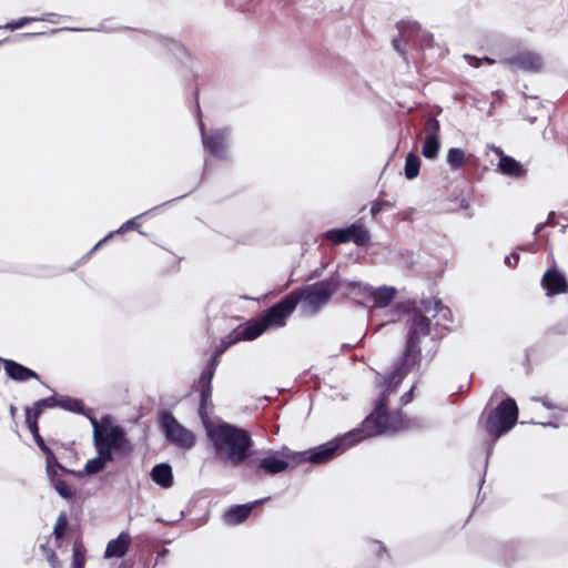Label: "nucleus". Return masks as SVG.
Listing matches in <instances>:
<instances>
[{
	"mask_svg": "<svg viewBox=\"0 0 568 568\" xmlns=\"http://www.w3.org/2000/svg\"><path fill=\"white\" fill-rule=\"evenodd\" d=\"M379 358L383 362L373 363L372 367L377 375L376 385L382 388L381 397L376 402L374 410L358 427L342 436L310 450L286 453V456L293 458L294 467L306 462L315 465L325 464L364 439L420 426L418 419H405L399 410L394 413L387 410V396L396 390L406 375L416 366V357Z\"/></svg>",
	"mask_w": 568,
	"mask_h": 568,
	"instance_id": "nucleus-1",
	"label": "nucleus"
},
{
	"mask_svg": "<svg viewBox=\"0 0 568 568\" xmlns=\"http://www.w3.org/2000/svg\"><path fill=\"white\" fill-rule=\"evenodd\" d=\"M219 365L217 357H211L193 389L200 394L199 416L204 425L206 436L212 445L215 458L232 467L240 466L246 458L253 444L245 429L221 419L212 420L209 408H212V379Z\"/></svg>",
	"mask_w": 568,
	"mask_h": 568,
	"instance_id": "nucleus-2",
	"label": "nucleus"
},
{
	"mask_svg": "<svg viewBox=\"0 0 568 568\" xmlns=\"http://www.w3.org/2000/svg\"><path fill=\"white\" fill-rule=\"evenodd\" d=\"M394 315L390 322L400 320L402 315L409 316V328L407 333L406 347L403 355H430L436 354L439 348L442 335L436 328H432L430 320L410 303H397L392 311Z\"/></svg>",
	"mask_w": 568,
	"mask_h": 568,
	"instance_id": "nucleus-3",
	"label": "nucleus"
},
{
	"mask_svg": "<svg viewBox=\"0 0 568 568\" xmlns=\"http://www.w3.org/2000/svg\"><path fill=\"white\" fill-rule=\"evenodd\" d=\"M90 423L93 428V445L97 453L113 457L116 454L128 455L132 450V445L126 436V432L120 425L113 423L111 416H103L97 419L90 416Z\"/></svg>",
	"mask_w": 568,
	"mask_h": 568,
	"instance_id": "nucleus-4",
	"label": "nucleus"
},
{
	"mask_svg": "<svg viewBox=\"0 0 568 568\" xmlns=\"http://www.w3.org/2000/svg\"><path fill=\"white\" fill-rule=\"evenodd\" d=\"M518 407L514 398L507 397L491 409L485 422V432L490 440L487 448L489 455L495 443L508 433L517 423Z\"/></svg>",
	"mask_w": 568,
	"mask_h": 568,
	"instance_id": "nucleus-5",
	"label": "nucleus"
},
{
	"mask_svg": "<svg viewBox=\"0 0 568 568\" xmlns=\"http://www.w3.org/2000/svg\"><path fill=\"white\" fill-rule=\"evenodd\" d=\"M160 425L165 438L176 447L190 449L195 445L194 433L180 424L172 413L162 412L160 414Z\"/></svg>",
	"mask_w": 568,
	"mask_h": 568,
	"instance_id": "nucleus-6",
	"label": "nucleus"
},
{
	"mask_svg": "<svg viewBox=\"0 0 568 568\" xmlns=\"http://www.w3.org/2000/svg\"><path fill=\"white\" fill-rule=\"evenodd\" d=\"M267 329L263 320L258 315L250 320L245 324L239 325L229 335L221 339L220 345L216 347V354L221 355L229 349L232 345L242 341H253L260 337Z\"/></svg>",
	"mask_w": 568,
	"mask_h": 568,
	"instance_id": "nucleus-7",
	"label": "nucleus"
},
{
	"mask_svg": "<svg viewBox=\"0 0 568 568\" xmlns=\"http://www.w3.org/2000/svg\"><path fill=\"white\" fill-rule=\"evenodd\" d=\"M301 302V294L288 293L280 302L260 314L267 328L282 327Z\"/></svg>",
	"mask_w": 568,
	"mask_h": 568,
	"instance_id": "nucleus-8",
	"label": "nucleus"
},
{
	"mask_svg": "<svg viewBox=\"0 0 568 568\" xmlns=\"http://www.w3.org/2000/svg\"><path fill=\"white\" fill-rule=\"evenodd\" d=\"M286 453H294L287 447L281 450H270L265 456L258 458L256 462L251 460L248 466L256 469L258 476L262 475H276L285 471L290 466H293V458L286 456Z\"/></svg>",
	"mask_w": 568,
	"mask_h": 568,
	"instance_id": "nucleus-9",
	"label": "nucleus"
},
{
	"mask_svg": "<svg viewBox=\"0 0 568 568\" xmlns=\"http://www.w3.org/2000/svg\"><path fill=\"white\" fill-rule=\"evenodd\" d=\"M324 237L332 245L353 242L357 246H366L371 240V233L361 221H357L345 229L328 230L324 233Z\"/></svg>",
	"mask_w": 568,
	"mask_h": 568,
	"instance_id": "nucleus-10",
	"label": "nucleus"
},
{
	"mask_svg": "<svg viewBox=\"0 0 568 568\" xmlns=\"http://www.w3.org/2000/svg\"><path fill=\"white\" fill-rule=\"evenodd\" d=\"M500 63L511 71L538 72L542 68V58L534 51L521 50L503 58Z\"/></svg>",
	"mask_w": 568,
	"mask_h": 568,
	"instance_id": "nucleus-11",
	"label": "nucleus"
},
{
	"mask_svg": "<svg viewBox=\"0 0 568 568\" xmlns=\"http://www.w3.org/2000/svg\"><path fill=\"white\" fill-rule=\"evenodd\" d=\"M333 287L327 282H320L312 286H304L292 291L291 293L301 294V301H305L313 308H318L326 304L333 294Z\"/></svg>",
	"mask_w": 568,
	"mask_h": 568,
	"instance_id": "nucleus-12",
	"label": "nucleus"
},
{
	"mask_svg": "<svg viewBox=\"0 0 568 568\" xmlns=\"http://www.w3.org/2000/svg\"><path fill=\"white\" fill-rule=\"evenodd\" d=\"M425 141L422 148V154L426 159H435L438 154L439 144V121L436 118L429 116L425 121Z\"/></svg>",
	"mask_w": 568,
	"mask_h": 568,
	"instance_id": "nucleus-13",
	"label": "nucleus"
},
{
	"mask_svg": "<svg viewBox=\"0 0 568 568\" xmlns=\"http://www.w3.org/2000/svg\"><path fill=\"white\" fill-rule=\"evenodd\" d=\"M547 296L565 294L568 292V282L566 276L557 268H548L540 282Z\"/></svg>",
	"mask_w": 568,
	"mask_h": 568,
	"instance_id": "nucleus-14",
	"label": "nucleus"
},
{
	"mask_svg": "<svg viewBox=\"0 0 568 568\" xmlns=\"http://www.w3.org/2000/svg\"><path fill=\"white\" fill-rule=\"evenodd\" d=\"M494 152L499 156L497 164L498 170L504 174L513 178H524L526 169L514 158L506 155L498 146H493Z\"/></svg>",
	"mask_w": 568,
	"mask_h": 568,
	"instance_id": "nucleus-15",
	"label": "nucleus"
},
{
	"mask_svg": "<svg viewBox=\"0 0 568 568\" xmlns=\"http://www.w3.org/2000/svg\"><path fill=\"white\" fill-rule=\"evenodd\" d=\"M203 146L206 152L215 158L223 159L226 151L225 135L221 131H211L202 135Z\"/></svg>",
	"mask_w": 568,
	"mask_h": 568,
	"instance_id": "nucleus-16",
	"label": "nucleus"
},
{
	"mask_svg": "<svg viewBox=\"0 0 568 568\" xmlns=\"http://www.w3.org/2000/svg\"><path fill=\"white\" fill-rule=\"evenodd\" d=\"M131 536L128 531H122L120 535L108 542L104 558H121L123 557L130 547Z\"/></svg>",
	"mask_w": 568,
	"mask_h": 568,
	"instance_id": "nucleus-17",
	"label": "nucleus"
},
{
	"mask_svg": "<svg viewBox=\"0 0 568 568\" xmlns=\"http://www.w3.org/2000/svg\"><path fill=\"white\" fill-rule=\"evenodd\" d=\"M0 361L3 362V367L7 375L14 381L24 382L30 378L39 379V376L36 372L14 361L2 359V357H0Z\"/></svg>",
	"mask_w": 568,
	"mask_h": 568,
	"instance_id": "nucleus-18",
	"label": "nucleus"
},
{
	"mask_svg": "<svg viewBox=\"0 0 568 568\" xmlns=\"http://www.w3.org/2000/svg\"><path fill=\"white\" fill-rule=\"evenodd\" d=\"M265 499L255 500L250 504L233 506L224 514V520L231 525L243 523L252 513L255 505L263 503Z\"/></svg>",
	"mask_w": 568,
	"mask_h": 568,
	"instance_id": "nucleus-19",
	"label": "nucleus"
},
{
	"mask_svg": "<svg viewBox=\"0 0 568 568\" xmlns=\"http://www.w3.org/2000/svg\"><path fill=\"white\" fill-rule=\"evenodd\" d=\"M58 407H60L64 410H68V412L82 414L85 417H88L89 419H90V416H93L92 409L85 408L81 399L73 398L70 396H65V395L58 396Z\"/></svg>",
	"mask_w": 568,
	"mask_h": 568,
	"instance_id": "nucleus-20",
	"label": "nucleus"
},
{
	"mask_svg": "<svg viewBox=\"0 0 568 568\" xmlns=\"http://www.w3.org/2000/svg\"><path fill=\"white\" fill-rule=\"evenodd\" d=\"M151 478L163 488H170L173 485L172 467L169 464H158L152 468Z\"/></svg>",
	"mask_w": 568,
	"mask_h": 568,
	"instance_id": "nucleus-21",
	"label": "nucleus"
},
{
	"mask_svg": "<svg viewBox=\"0 0 568 568\" xmlns=\"http://www.w3.org/2000/svg\"><path fill=\"white\" fill-rule=\"evenodd\" d=\"M396 291L393 287H379L372 292L375 307H386L395 297Z\"/></svg>",
	"mask_w": 568,
	"mask_h": 568,
	"instance_id": "nucleus-22",
	"label": "nucleus"
},
{
	"mask_svg": "<svg viewBox=\"0 0 568 568\" xmlns=\"http://www.w3.org/2000/svg\"><path fill=\"white\" fill-rule=\"evenodd\" d=\"M112 460H113V457H109V456L102 455L101 453H98V455L94 458L89 459L85 463L84 471L88 475L98 474L99 471H102L106 467V465L109 463H111Z\"/></svg>",
	"mask_w": 568,
	"mask_h": 568,
	"instance_id": "nucleus-23",
	"label": "nucleus"
},
{
	"mask_svg": "<svg viewBox=\"0 0 568 568\" xmlns=\"http://www.w3.org/2000/svg\"><path fill=\"white\" fill-rule=\"evenodd\" d=\"M50 481L57 493L64 499L70 500L74 497L75 490L74 488L68 484L65 480L60 478V474L58 476H53L50 478Z\"/></svg>",
	"mask_w": 568,
	"mask_h": 568,
	"instance_id": "nucleus-24",
	"label": "nucleus"
},
{
	"mask_svg": "<svg viewBox=\"0 0 568 568\" xmlns=\"http://www.w3.org/2000/svg\"><path fill=\"white\" fill-rule=\"evenodd\" d=\"M447 163L454 170L462 169L466 163L465 152L458 148L449 149L447 153Z\"/></svg>",
	"mask_w": 568,
	"mask_h": 568,
	"instance_id": "nucleus-25",
	"label": "nucleus"
},
{
	"mask_svg": "<svg viewBox=\"0 0 568 568\" xmlns=\"http://www.w3.org/2000/svg\"><path fill=\"white\" fill-rule=\"evenodd\" d=\"M420 159L414 153H409L405 161V175L408 180L415 179L419 173Z\"/></svg>",
	"mask_w": 568,
	"mask_h": 568,
	"instance_id": "nucleus-26",
	"label": "nucleus"
},
{
	"mask_svg": "<svg viewBox=\"0 0 568 568\" xmlns=\"http://www.w3.org/2000/svg\"><path fill=\"white\" fill-rule=\"evenodd\" d=\"M45 468L49 478L58 476L60 473L67 471V469L59 464L52 450L45 453Z\"/></svg>",
	"mask_w": 568,
	"mask_h": 568,
	"instance_id": "nucleus-27",
	"label": "nucleus"
},
{
	"mask_svg": "<svg viewBox=\"0 0 568 568\" xmlns=\"http://www.w3.org/2000/svg\"><path fill=\"white\" fill-rule=\"evenodd\" d=\"M58 407V396L52 395L42 399L34 402L33 406L29 410L36 414V416H40L44 409Z\"/></svg>",
	"mask_w": 568,
	"mask_h": 568,
	"instance_id": "nucleus-28",
	"label": "nucleus"
},
{
	"mask_svg": "<svg viewBox=\"0 0 568 568\" xmlns=\"http://www.w3.org/2000/svg\"><path fill=\"white\" fill-rule=\"evenodd\" d=\"M425 304V311L426 312H430V305L433 304L434 305V311H435V315H439L442 318H444L445 321L447 322H452V312L450 310L443 305V303L440 301H435V302H427V303H424Z\"/></svg>",
	"mask_w": 568,
	"mask_h": 568,
	"instance_id": "nucleus-29",
	"label": "nucleus"
},
{
	"mask_svg": "<svg viewBox=\"0 0 568 568\" xmlns=\"http://www.w3.org/2000/svg\"><path fill=\"white\" fill-rule=\"evenodd\" d=\"M85 549L81 542H74L72 548V568H84Z\"/></svg>",
	"mask_w": 568,
	"mask_h": 568,
	"instance_id": "nucleus-30",
	"label": "nucleus"
},
{
	"mask_svg": "<svg viewBox=\"0 0 568 568\" xmlns=\"http://www.w3.org/2000/svg\"><path fill=\"white\" fill-rule=\"evenodd\" d=\"M40 416H36L32 410H29V407L26 408V424L31 432L33 438L39 437V426H38V418Z\"/></svg>",
	"mask_w": 568,
	"mask_h": 568,
	"instance_id": "nucleus-31",
	"label": "nucleus"
},
{
	"mask_svg": "<svg viewBox=\"0 0 568 568\" xmlns=\"http://www.w3.org/2000/svg\"><path fill=\"white\" fill-rule=\"evenodd\" d=\"M394 207V203L386 200H376L372 203L371 214L374 220L377 219L379 212Z\"/></svg>",
	"mask_w": 568,
	"mask_h": 568,
	"instance_id": "nucleus-32",
	"label": "nucleus"
},
{
	"mask_svg": "<svg viewBox=\"0 0 568 568\" xmlns=\"http://www.w3.org/2000/svg\"><path fill=\"white\" fill-rule=\"evenodd\" d=\"M68 525V518L64 513H61L55 521L53 534L59 539L63 537Z\"/></svg>",
	"mask_w": 568,
	"mask_h": 568,
	"instance_id": "nucleus-33",
	"label": "nucleus"
},
{
	"mask_svg": "<svg viewBox=\"0 0 568 568\" xmlns=\"http://www.w3.org/2000/svg\"><path fill=\"white\" fill-rule=\"evenodd\" d=\"M37 20H38L37 18L24 17L19 20L7 23L4 28L9 29V30H17V29H20V28L27 26L28 23H30L32 21H37Z\"/></svg>",
	"mask_w": 568,
	"mask_h": 568,
	"instance_id": "nucleus-34",
	"label": "nucleus"
},
{
	"mask_svg": "<svg viewBox=\"0 0 568 568\" xmlns=\"http://www.w3.org/2000/svg\"><path fill=\"white\" fill-rule=\"evenodd\" d=\"M371 551L376 554L379 558H382L383 555L388 556L387 549L381 541H373L371 544Z\"/></svg>",
	"mask_w": 568,
	"mask_h": 568,
	"instance_id": "nucleus-35",
	"label": "nucleus"
},
{
	"mask_svg": "<svg viewBox=\"0 0 568 568\" xmlns=\"http://www.w3.org/2000/svg\"><path fill=\"white\" fill-rule=\"evenodd\" d=\"M141 216H138L135 219H132V220H129L128 222H125L115 233H123L128 230H133V229H136L139 230V223H138V220L140 219Z\"/></svg>",
	"mask_w": 568,
	"mask_h": 568,
	"instance_id": "nucleus-36",
	"label": "nucleus"
},
{
	"mask_svg": "<svg viewBox=\"0 0 568 568\" xmlns=\"http://www.w3.org/2000/svg\"><path fill=\"white\" fill-rule=\"evenodd\" d=\"M42 548L45 552V557H47L48 561L50 562L51 567L55 568L57 566H59V559H58L55 552L52 549L47 548L45 546H42Z\"/></svg>",
	"mask_w": 568,
	"mask_h": 568,
	"instance_id": "nucleus-37",
	"label": "nucleus"
},
{
	"mask_svg": "<svg viewBox=\"0 0 568 568\" xmlns=\"http://www.w3.org/2000/svg\"><path fill=\"white\" fill-rule=\"evenodd\" d=\"M555 225V212H550L547 221L545 223H540L537 225L535 230V234L540 233L546 226H554Z\"/></svg>",
	"mask_w": 568,
	"mask_h": 568,
	"instance_id": "nucleus-38",
	"label": "nucleus"
},
{
	"mask_svg": "<svg viewBox=\"0 0 568 568\" xmlns=\"http://www.w3.org/2000/svg\"><path fill=\"white\" fill-rule=\"evenodd\" d=\"M519 258V254L517 252H513L510 255L505 257V264L509 267H516Z\"/></svg>",
	"mask_w": 568,
	"mask_h": 568,
	"instance_id": "nucleus-39",
	"label": "nucleus"
},
{
	"mask_svg": "<svg viewBox=\"0 0 568 568\" xmlns=\"http://www.w3.org/2000/svg\"><path fill=\"white\" fill-rule=\"evenodd\" d=\"M531 399L535 400V402L541 403V405L544 407H546L547 409H555V408H557V406L554 403H551L550 399L547 396H544V397H532Z\"/></svg>",
	"mask_w": 568,
	"mask_h": 568,
	"instance_id": "nucleus-40",
	"label": "nucleus"
},
{
	"mask_svg": "<svg viewBox=\"0 0 568 568\" xmlns=\"http://www.w3.org/2000/svg\"><path fill=\"white\" fill-rule=\"evenodd\" d=\"M394 49L404 58L406 59V51L404 45L402 44V41L399 38H395L392 41Z\"/></svg>",
	"mask_w": 568,
	"mask_h": 568,
	"instance_id": "nucleus-41",
	"label": "nucleus"
},
{
	"mask_svg": "<svg viewBox=\"0 0 568 568\" xmlns=\"http://www.w3.org/2000/svg\"><path fill=\"white\" fill-rule=\"evenodd\" d=\"M415 389V385H413L408 392H406L402 397H400V402H402V405L405 406L407 405L408 403H410L413 400V392Z\"/></svg>",
	"mask_w": 568,
	"mask_h": 568,
	"instance_id": "nucleus-42",
	"label": "nucleus"
},
{
	"mask_svg": "<svg viewBox=\"0 0 568 568\" xmlns=\"http://www.w3.org/2000/svg\"><path fill=\"white\" fill-rule=\"evenodd\" d=\"M34 442L37 443V445L39 446V448L45 454L48 452H50L51 449L47 446V444L44 443V439L39 435V437H36L34 438Z\"/></svg>",
	"mask_w": 568,
	"mask_h": 568,
	"instance_id": "nucleus-43",
	"label": "nucleus"
},
{
	"mask_svg": "<svg viewBox=\"0 0 568 568\" xmlns=\"http://www.w3.org/2000/svg\"><path fill=\"white\" fill-rule=\"evenodd\" d=\"M518 547L517 545H514V544H510L508 545L506 548H505V556L508 554V552H515L517 551Z\"/></svg>",
	"mask_w": 568,
	"mask_h": 568,
	"instance_id": "nucleus-44",
	"label": "nucleus"
},
{
	"mask_svg": "<svg viewBox=\"0 0 568 568\" xmlns=\"http://www.w3.org/2000/svg\"><path fill=\"white\" fill-rule=\"evenodd\" d=\"M518 250L535 252V244L521 245L518 246Z\"/></svg>",
	"mask_w": 568,
	"mask_h": 568,
	"instance_id": "nucleus-45",
	"label": "nucleus"
},
{
	"mask_svg": "<svg viewBox=\"0 0 568 568\" xmlns=\"http://www.w3.org/2000/svg\"><path fill=\"white\" fill-rule=\"evenodd\" d=\"M113 236V233H111L109 236L104 237L103 240L99 241L95 246L93 247V251L94 250H98L100 246H102L110 237Z\"/></svg>",
	"mask_w": 568,
	"mask_h": 568,
	"instance_id": "nucleus-46",
	"label": "nucleus"
},
{
	"mask_svg": "<svg viewBox=\"0 0 568 568\" xmlns=\"http://www.w3.org/2000/svg\"><path fill=\"white\" fill-rule=\"evenodd\" d=\"M466 58H467V59H469V60H474V61L476 62V63L470 62V65H474V67H476V68H478V67H479V64H480V60H479V59H477V58H475V57H470V55H467Z\"/></svg>",
	"mask_w": 568,
	"mask_h": 568,
	"instance_id": "nucleus-47",
	"label": "nucleus"
},
{
	"mask_svg": "<svg viewBox=\"0 0 568 568\" xmlns=\"http://www.w3.org/2000/svg\"><path fill=\"white\" fill-rule=\"evenodd\" d=\"M352 348H353V346H352V345H349V344H343V345H342V352H343V353H348V352H351V351H352Z\"/></svg>",
	"mask_w": 568,
	"mask_h": 568,
	"instance_id": "nucleus-48",
	"label": "nucleus"
},
{
	"mask_svg": "<svg viewBox=\"0 0 568 568\" xmlns=\"http://www.w3.org/2000/svg\"><path fill=\"white\" fill-rule=\"evenodd\" d=\"M479 60H480V62H481V61H484V62H486L487 64H494V63H495V60H494V59H490V58H488V57H485V58L479 59Z\"/></svg>",
	"mask_w": 568,
	"mask_h": 568,
	"instance_id": "nucleus-49",
	"label": "nucleus"
},
{
	"mask_svg": "<svg viewBox=\"0 0 568 568\" xmlns=\"http://www.w3.org/2000/svg\"><path fill=\"white\" fill-rule=\"evenodd\" d=\"M16 412H17V408L13 405H11L10 406V414H11L12 417H14Z\"/></svg>",
	"mask_w": 568,
	"mask_h": 568,
	"instance_id": "nucleus-50",
	"label": "nucleus"
},
{
	"mask_svg": "<svg viewBox=\"0 0 568 568\" xmlns=\"http://www.w3.org/2000/svg\"><path fill=\"white\" fill-rule=\"evenodd\" d=\"M41 33H24L23 37H33V36H40Z\"/></svg>",
	"mask_w": 568,
	"mask_h": 568,
	"instance_id": "nucleus-51",
	"label": "nucleus"
},
{
	"mask_svg": "<svg viewBox=\"0 0 568 568\" xmlns=\"http://www.w3.org/2000/svg\"><path fill=\"white\" fill-rule=\"evenodd\" d=\"M547 425H549V426H551V427H554V428H558V427H559V425H558V424H554V423H548Z\"/></svg>",
	"mask_w": 568,
	"mask_h": 568,
	"instance_id": "nucleus-52",
	"label": "nucleus"
}]
</instances>
